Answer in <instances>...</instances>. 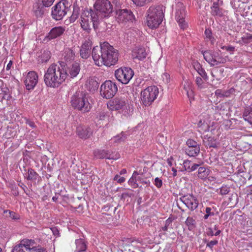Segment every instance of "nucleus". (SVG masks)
Instances as JSON below:
<instances>
[{
    "label": "nucleus",
    "mask_w": 252,
    "mask_h": 252,
    "mask_svg": "<svg viewBox=\"0 0 252 252\" xmlns=\"http://www.w3.org/2000/svg\"><path fill=\"white\" fill-rule=\"evenodd\" d=\"M64 58L67 61L73 59L75 57V53L70 49L66 50Z\"/></svg>",
    "instance_id": "nucleus-36"
},
{
    "label": "nucleus",
    "mask_w": 252,
    "mask_h": 252,
    "mask_svg": "<svg viewBox=\"0 0 252 252\" xmlns=\"http://www.w3.org/2000/svg\"><path fill=\"white\" fill-rule=\"evenodd\" d=\"M204 141H205V140H207L208 142L210 141L211 142V143L208 144L210 147H215V143L214 142L215 141L214 138H212L211 136L208 137V135H204Z\"/></svg>",
    "instance_id": "nucleus-39"
},
{
    "label": "nucleus",
    "mask_w": 252,
    "mask_h": 252,
    "mask_svg": "<svg viewBox=\"0 0 252 252\" xmlns=\"http://www.w3.org/2000/svg\"><path fill=\"white\" fill-rule=\"evenodd\" d=\"M94 156L98 158H108L116 160L120 158V155L117 153H111L109 151L97 149L94 152Z\"/></svg>",
    "instance_id": "nucleus-20"
},
{
    "label": "nucleus",
    "mask_w": 252,
    "mask_h": 252,
    "mask_svg": "<svg viewBox=\"0 0 252 252\" xmlns=\"http://www.w3.org/2000/svg\"><path fill=\"white\" fill-rule=\"evenodd\" d=\"M98 87L97 82L94 80H91L89 81L88 88L90 91H94L96 90Z\"/></svg>",
    "instance_id": "nucleus-37"
},
{
    "label": "nucleus",
    "mask_w": 252,
    "mask_h": 252,
    "mask_svg": "<svg viewBox=\"0 0 252 252\" xmlns=\"http://www.w3.org/2000/svg\"><path fill=\"white\" fill-rule=\"evenodd\" d=\"M65 27L62 26L55 27L52 28L43 39L44 42L58 38L61 36L65 32Z\"/></svg>",
    "instance_id": "nucleus-19"
},
{
    "label": "nucleus",
    "mask_w": 252,
    "mask_h": 252,
    "mask_svg": "<svg viewBox=\"0 0 252 252\" xmlns=\"http://www.w3.org/2000/svg\"><path fill=\"white\" fill-rule=\"evenodd\" d=\"M171 220L169 219H167L165 221V226L162 227V230L163 231H167L169 226L171 224Z\"/></svg>",
    "instance_id": "nucleus-48"
},
{
    "label": "nucleus",
    "mask_w": 252,
    "mask_h": 252,
    "mask_svg": "<svg viewBox=\"0 0 252 252\" xmlns=\"http://www.w3.org/2000/svg\"><path fill=\"white\" fill-rule=\"evenodd\" d=\"M105 117H106L105 113L103 112L99 113L97 116V118L99 119V120H104Z\"/></svg>",
    "instance_id": "nucleus-51"
},
{
    "label": "nucleus",
    "mask_w": 252,
    "mask_h": 252,
    "mask_svg": "<svg viewBox=\"0 0 252 252\" xmlns=\"http://www.w3.org/2000/svg\"><path fill=\"white\" fill-rule=\"evenodd\" d=\"M182 85L190 101L193 99L194 93L192 90V82L189 79H183Z\"/></svg>",
    "instance_id": "nucleus-23"
},
{
    "label": "nucleus",
    "mask_w": 252,
    "mask_h": 252,
    "mask_svg": "<svg viewBox=\"0 0 252 252\" xmlns=\"http://www.w3.org/2000/svg\"><path fill=\"white\" fill-rule=\"evenodd\" d=\"M200 151L199 146H195L191 148H187L186 150V154L190 157H194L196 156Z\"/></svg>",
    "instance_id": "nucleus-29"
},
{
    "label": "nucleus",
    "mask_w": 252,
    "mask_h": 252,
    "mask_svg": "<svg viewBox=\"0 0 252 252\" xmlns=\"http://www.w3.org/2000/svg\"><path fill=\"white\" fill-rule=\"evenodd\" d=\"M126 139V136L124 133L122 132L120 134L117 135L113 138V140L117 143H120L124 142Z\"/></svg>",
    "instance_id": "nucleus-34"
},
{
    "label": "nucleus",
    "mask_w": 252,
    "mask_h": 252,
    "mask_svg": "<svg viewBox=\"0 0 252 252\" xmlns=\"http://www.w3.org/2000/svg\"><path fill=\"white\" fill-rule=\"evenodd\" d=\"M26 124H28L30 126L32 127V128L35 127V125L34 122H33L31 121L27 120Z\"/></svg>",
    "instance_id": "nucleus-54"
},
{
    "label": "nucleus",
    "mask_w": 252,
    "mask_h": 252,
    "mask_svg": "<svg viewBox=\"0 0 252 252\" xmlns=\"http://www.w3.org/2000/svg\"><path fill=\"white\" fill-rule=\"evenodd\" d=\"M220 48L222 50H225L227 52H228L229 54L232 55L236 51L235 47L231 45H226L224 46H221Z\"/></svg>",
    "instance_id": "nucleus-33"
},
{
    "label": "nucleus",
    "mask_w": 252,
    "mask_h": 252,
    "mask_svg": "<svg viewBox=\"0 0 252 252\" xmlns=\"http://www.w3.org/2000/svg\"><path fill=\"white\" fill-rule=\"evenodd\" d=\"M217 125L216 123L210 120L209 115H205L201 116L198 123V130L202 133L210 131L214 134L217 128Z\"/></svg>",
    "instance_id": "nucleus-11"
},
{
    "label": "nucleus",
    "mask_w": 252,
    "mask_h": 252,
    "mask_svg": "<svg viewBox=\"0 0 252 252\" xmlns=\"http://www.w3.org/2000/svg\"><path fill=\"white\" fill-rule=\"evenodd\" d=\"M134 72L129 67H121L115 72L116 79L123 84H127L133 76Z\"/></svg>",
    "instance_id": "nucleus-14"
},
{
    "label": "nucleus",
    "mask_w": 252,
    "mask_h": 252,
    "mask_svg": "<svg viewBox=\"0 0 252 252\" xmlns=\"http://www.w3.org/2000/svg\"><path fill=\"white\" fill-rule=\"evenodd\" d=\"M2 14L0 13V32L1 30V25L2 24Z\"/></svg>",
    "instance_id": "nucleus-59"
},
{
    "label": "nucleus",
    "mask_w": 252,
    "mask_h": 252,
    "mask_svg": "<svg viewBox=\"0 0 252 252\" xmlns=\"http://www.w3.org/2000/svg\"><path fill=\"white\" fill-rule=\"evenodd\" d=\"M172 171H173V176L174 177L176 176L177 175V170H176V169L175 168L173 167L172 168Z\"/></svg>",
    "instance_id": "nucleus-62"
},
{
    "label": "nucleus",
    "mask_w": 252,
    "mask_h": 252,
    "mask_svg": "<svg viewBox=\"0 0 252 252\" xmlns=\"http://www.w3.org/2000/svg\"><path fill=\"white\" fill-rule=\"evenodd\" d=\"M131 55L133 59L140 61L143 60L146 57L147 53L144 47L141 46H136L132 51Z\"/></svg>",
    "instance_id": "nucleus-22"
},
{
    "label": "nucleus",
    "mask_w": 252,
    "mask_h": 252,
    "mask_svg": "<svg viewBox=\"0 0 252 252\" xmlns=\"http://www.w3.org/2000/svg\"><path fill=\"white\" fill-rule=\"evenodd\" d=\"M208 235L211 236L214 235V233L211 229H209V231L208 232Z\"/></svg>",
    "instance_id": "nucleus-63"
},
{
    "label": "nucleus",
    "mask_w": 252,
    "mask_h": 252,
    "mask_svg": "<svg viewBox=\"0 0 252 252\" xmlns=\"http://www.w3.org/2000/svg\"><path fill=\"white\" fill-rule=\"evenodd\" d=\"M146 24L151 29L158 27L164 18L163 7L160 5L150 6L147 13Z\"/></svg>",
    "instance_id": "nucleus-3"
},
{
    "label": "nucleus",
    "mask_w": 252,
    "mask_h": 252,
    "mask_svg": "<svg viewBox=\"0 0 252 252\" xmlns=\"http://www.w3.org/2000/svg\"><path fill=\"white\" fill-rule=\"evenodd\" d=\"M154 185L157 188H160L162 186V181L161 179L157 177L154 180Z\"/></svg>",
    "instance_id": "nucleus-40"
},
{
    "label": "nucleus",
    "mask_w": 252,
    "mask_h": 252,
    "mask_svg": "<svg viewBox=\"0 0 252 252\" xmlns=\"http://www.w3.org/2000/svg\"><path fill=\"white\" fill-rule=\"evenodd\" d=\"M81 26L82 28L89 32L91 30V23L94 28L97 26L99 23V18L97 14L93 10H85L81 15Z\"/></svg>",
    "instance_id": "nucleus-5"
},
{
    "label": "nucleus",
    "mask_w": 252,
    "mask_h": 252,
    "mask_svg": "<svg viewBox=\"0 0 252 252\" xmlns=\"http://www.w3.org/2000/svg\"><path fill=\"white\" fill-rule=\"evenodd\" d=\"M76 251L78 252H83L86 250V246L84 241L80 239L76 241Z\"/></svg>",
    "instance_id": "nucleus-30"
},
{
    "label": "nucleus",
    "mask_w": 252,
    "mask_h": 252,
    "mask_svg": "<svg viewBox=\"0 0 252 252\" xmlns=\"http://www.w3.org/2000/svg\"><path fill=\"white\" fill-rule=\"evenodd\" d=\"M107 107L112 111H121L122 112H127L130 109L128 100L125 97H116L110 100L107 104Z\"/></svg>",
    "instance_id": "nucleus-10"
},
{
    "label": "nucleus",
    "mask_w": 252,
    "mask_h": 252,
    "mask_svg": "<svg viewBox=\"0 0 252 252\" xmlns=\"http://www.w3.org/2000/svg\"><path fill=\"white\" fill-rule=\"evenodd\" d=\"M80 70V64L77 62L74 63L68 67V74H67V76L69 75L72 78H74L79 74Z\"/></svg>",
    "instance_id": "nucleus-24"
},
{
    "label": "nucleus",
    "mask_w": 252,
    "mask_h": 252,
    "mask_svg": "<svg viewBox=\"0 0 252 252\" xmlns=\"http://www.w3.org/2000/svg\"><path fill=\"white\" fill-rule=\"evenodd\" d=\"M162 78L163 81L165 83H168L170 81V77L169 74L167 73H164L162 75Z\"/></svg>",
    "instance_id": "nucleus-42"
},
{
    "label": "nucleus",
    "mask_w": 252,
    "mask_h": 252,
    "mask_svg": "<svg viewBox=\"0 0 252 252\" xmlns=\"http://www.w3.org/2000/svg\"><path fill=\"white\" fill-rule=\"evenodd\" d=\"M199 164H191L189 172L195 170L199 167Z\"/></svg>",
    "instance_id": "nucleus-53"
},
{
    "label": "nucleus",
    "mask_w": 252,
    "mask_h": 252,
    "mask_svg": "<svg viewBox=\"0 0 252 252\" xmlns=\"http://www.w3.org/2000/svg\"><path fill=\"white\" fill-rule=\"evenodd\" d=\"M218 243V241L217 240L211 241L207 243L206 246L212 249L214 245H217Z\"/></svg>",
    "instance_id": "nucleus-47"
},
{
    "label": "nucleus",
    "mask_w": 252,
    "mask_h": 252,
    "mask_svg": "<svg viewBox=\"0 0 252 252\" xmlns=\"http://www.w3.org/2000/svg\"><path fill=\"white\" fill-rule=\"evenodd\" d=\"M204 59L211 65H218L221 63H225L228 60V57H222L220 54V51H206L203 54Z\"/></svg>",
    "instance_id": "nucleus-9"
},
{
    "label": "nucleus",
    "mask_w": 252,
    "mask_h": 252,
    "mask_svg": "<svg viewBox=\"0 0 252 252\" xmlns=\"http://www.w3.org/2000/svg\"><path fill=\"white\" fill-rule=\"evenodd\" d=\"M114 180L117 181L119 183H122L125 181V178L123 177H120L118 175H116L114 178Z\"/></svg>",
    "instance_id": "nucleus-46"
},
{
    "label": "nucleus",
    "mask_w": 252,
    "mask_h": 252,
    "mask_svg": "<svg viewBox=\"0 0 252 252\" xmlns=\"http://www.w3.org/2000/svg\"><path fill=\"white\" fill-rule=\"evenodd\" d=\"M183 165L185 170L189 172L191 165V162L189 160H185L184 161Z\"/></svg>",
    "instance_id": "nucleus-43"
},
{
    "label": "nucleus",
    "mask_w": 252,
    "mask_h": 252,
    "mask_svg": "<svg viewBox=\"0 0 252 252\" xmlns=\"http://www.w3.org/2000/svg\"><path fill=\"white\" fill-rule=\"evenodd\" d=\"M242 40L245 43H248L249 42L250 40L252 39V35H248L247 36H244L242 38Z\"/></svg>",
    "instance_id": "nucleus-50"
},
{
    "label": "nucleus",
    "mask_w": 252,
    "mask_h": 252,
    "mask_svg": "<svg viewBox=\"0 0 252 252\" xmlns=\"http://www.w3.org/2000/svg\"><path fill=\"white\" fill-rule=\"evenodd\" d=\"M13 252H47L41 246H37L33 240L25 239L16 246Z\"/></svg>",
    "instance_id": "nucleus-6"
},
{
    "label": "nucleus",
    "mask_w": 252,
    "mask_h": 252,
    "mask_svg": "<svg viewBox=\"0 0 252 252\" xmlns=\"http://www.w3.org/2000/svg\"><path fill=\"white\" fill-rule=\"evenodd\" d=\"M138 175V173L136 171H134L131 178H130L128 181L129 183H131L134 181V179L136 178V176Z\"/></svg>",
    "instance_id": "nucleus-55"
},
{
    "label": "nucleus",
    "mask_w": 252,
    "mask_h": 252,
    "mask_svg": "<svg viewBox=\"0 0 252 252\" xmlns=\"http://www.w3.org/2000/svg\"><path fill=\"white\" fill-rule=\"evenodd\" d=\"M210 172L209 169L204 167H200L197 172V176L201 179H205L209 175Z\"/></svg>",
    "instance_id": "nucleus-27"
},
{
    "label": "nucleus",
    "mask_w": 252,
    "mask_h": 252,
    "mask_svg": "<svg viewBox=\"0 0 252 252\" xmlns=\"http://www.w3.org/2000/svg\"><path fill=\"white\" fill-rule=\"evenodd\" d=\"M192 65L194 69L200 75L203 79L207 81L208 79V77L205 70L202 67L201 64L197 61H194L192 63Z\"/></svg>",
    "instance_id": "nucleus-25"
},
{
    "label": "nucleus",
    "mask_w": 252,
    "mask_h": 252,
    "mask_svg": "<svg viewBox=\"0 0 252 252\" xmlns=\"http://www.w3.org/2000/svg\"><path fill=\"white\" fill-rule=\"evenodd\" d=\"M223 71L221 69H215L211 71V75L213 78V81L216 79L218 81L221 79V74L222 73Z\"/></svg>",
    "instance_id": "nucleus-31"
},
{
    "label": "nucleus",
    "mask_w": 252,
    "mask_h": 252,
    "mask_svg": "<svg viewBox=\"0 0 252 252\" xmlns=\"http://www.w3.org/2000/svg\"><path fill=\"white\" fill-rule=\"evenodd\" d=\"M133 2L137 6H142L152 0H132Z\"/></svg>",
    "instance_id": "nucleus-38"
},
{
    "label": "nucleus",
    "mask_w": 252,
    "mask_h": 252,
    "mask_svg": "<svg viewBox=\"0 0 252 252\" xmlns=\"http://www.w3.org/2000/svg\"><path fill=\"white\" fill-rule=\"evenodd\" d=\"M26 177L28 180H34L36 179L37 174L32 169H29L27 173L26 174Z\"/></svg>",
    "instance_id": "nucleus-32"
},
{
    "label": "nucleus",
    "mask_w": 252,
    "mask_h": 252,
    "mask_svg": "<svg viewBox=\"0 0 252 252\" xmlns=\"http://www.w3.org/2000/svg\"><path fill=\"white\" fill-rule=\"evenodd\" d=\"M211 13L214 16L220 17L222 15V9L218 6V3L214 2L211 7Z\"/></svg>",
    "instance_id": "nucleus-28"
},
{
    "label": "nucleus",
    "mask_w": 252,
    "mask_h": 252,
    "mask_svg": "<svg viewBox=\"0 0 252 252\" xmlns=\"http://www.w3.org/2000/svg\"><path fill=\"white\" fill-rule=\"evenodd\" d=\"M92 45V41L89 39L82 44L80 50V55L82 58L86 59L90 56Z\"/></svg>",
    "instance_id": "nucleus-21"
},
{
    "label": "nucleus",
    "mask_w": 252,
    "mask_h": 252,
    "mask_svg": "<svg viewBox=\"0 0 252 252\" xmlns=\"http://www.w3.org/2000/svg\"><path fill=\"white\" fill-rule=\"evenodd\" d=\"M67 77L66 69L61 64H52L46 71L44 81L47 87L58 88Z\"/></svg>",
    "instance_id": "nucleus-2"
},
{
    "label": "nucleus",
    "mask_w": 252,
    "mask_h": 252,
    "mask_svg": "<svg viewBox=\"0 0 252 252\" xmlns=\"http://www.w3.org/2000/svg\"><path fill=\"white\" fill-rule=\"evenodd\" d=\"M94 11L98 16L99 20L107 17L112 13L113 6L108 0H97L94 4Z\"/></svg>",
    "instance_id": "nucleus-8"
},
{
    "label": "nucleus",
    "mask_w": 252,
    "mask_h": 252,
    "mask_svg": "<svg viewBox=\"0 0 252 252\" xmlns=\"http://www.w3.org/2000/svg\"><path fill=\"white\" fill-rule=\"evenodd\" d=\"M182 202L191 211L196 209L198 205V201L193 195L188 194L180 198Z\"/></svg>",
    "instance_id": "nucleus-18"
},
{
    "label": "nucleus",
    "mask_w": 252,
    "mask_h": 252,
    "mask_svg": "<svg viewBox=\"0 0 252 252\" xmlns=\"http://www.w3.org/2000/svg\"><path fill=\"white\" fill-rule=\"evenodd\" d=\"M70 103L73 108L83 112H88L91 108L88 94L82 91L76 92L72 96Z\"/></svg>",
    "instance_id": "nucleus-4"
},
{
    "label": "nucleus",
    "mask_w": 252,
    "mask_h": 252,
    "mask_svg": "<svg viewBox=\"0 0 252 252\" xmlns=\"http://www.w3.org/2000/svg\"><path fill=\"white\" fill-rule=\"evenodd\" d=\"M208 39L210 41L212 44H214L215 39L213 36H212L211 38H209Z\"/></svg>",
    "instance_id": "nucleus-60"
},
{
    "label": "nucleus",
    "mask_w": 252,
    "mask_h": 252,
    "mask_svg": "<svg viewBox=\"0 0 252 252\" xmlns=\"http://www.w3.org/2000/svg\"><path fill=\"white\" fill-rule=\"evenodd\" d=\"M172 160L173 158L172 157H170V158H168L167 160L168 165L170 166V167H171L173 165Z\"/></svg>",
    "instance_id": "nucleus-58"
},
{
    "label": "nucleus",
    "mask_w": 252,
    "mask_h": 252,
    "mask_svg": "<svg viewBox=\"0 0 252 252\" xmlns=\"http://www.w3.org/2000/svg\"><path fill=\"white\" fill-rule=\"evenodd\" d=\"M205 35L206 36V39H208L209 38H211L212 36V32L209 30H206L205 31Z\"/></svg>",
    "instance_id": "nucleus-49"
},
{
    "label": "nucleus",
    "mask_w": 252,
    "mask_h": 252,
    "mask_svg": "<svg viewBox=\"0 0 252 252\" xmlns=\"http://www.w3.org/2000/svg\"><path fill=\"white\" fill-rule=\"evenodd\" d=\"M126 169H122L121 172H120V174L122 175V174H126Z\"/></svg>",
    "instance_id": "nucleus-64"
},
{
    "label": "nucleus",
    "mask_w": 252,
    "mask_h": 252,
    "mask_svg": "<svg viewBox=\"0 0 252 252\" xmlns=\"http://www.w3.org/2000/svg\"><path fill=\"white\" fill-rule=\"evenodd\" d=\"M8 213H9V217L11 219L16 220V219H17L18 218V217H17V215L15 213H14L13 212H11V211H9Z\"/></svg>",
    "instance_id": "nucleus-52"
},
{
    "label": "nucleus",
    "mask_w": 252,
    "mask_h": 252,
    "mask_svg": "<svg viewBox=\"0 0 252 252\" xmlns=\"http://www.w3.org/2000/svg\"><path fill=\"white\" fill-rule=\"evenodd\" d=\"M68 10V3L66 0H62L52 8V18L58 21L60 20L66 14Z\"/></svg>",
    "instance_id": "nucleus-12"
},
{
    "label": "nucleus",
    "mask_w": 252,
    "mask_h": 252,
    "mask_svg": "<svg viewBox=\"0 0 252 252\" xmlns=\"http://www.w3.org/2000/svg\"><path fill=\"white\" fill-rule=\"evenodd\" d=\"M186 15L185 8L182 4H179L177 9L175 18L181 29L184 30L188 27L187 23L185 18Z\"/></svg>",
    "instance_id": "nucleus-16"
},
{
    "label": "nucleus",
    "mask_w": 252,
    "mask_h": 252,
    "mask_svg": "<svg viewBox=\"0 0 252 252\" xmlns=\"http://www.w3.org/2000/svg\"><path fill=\"white\" fill-rule=\"evenodd\" d=\"M116 18L120 23L125 24L127 22H132L134 17L130 10L126 9L116 10Z\"/></svg>",
    "instance_id": "nucleus-15"
},
{
    "label": "nucleus",
    "mask_w": 252,
    "mask_h": 252,
    "mask_svg": "<svg viewBox=\"0 0 252 252\" xmlns=\"http://www.w3.org/2000/svg\"><path fill=\"white\" fill-rule=\"evenodd\" d=\"M12 62L11 61H10L6 65V70L7 71H9L11 69V68L12 67Z\"/></svg>",
    "instance_id": "nucleus-57"
},
{
    "label": "nucleus",
    "mask_w": 252,
    "mask_h": 252,
    "mask_svg": "<svg viewBox=\"0 0 252 252\" xmlns=\"http://www.w3.org/2000/svg\"><path fill=\"white\" fill-rule=\"evenodd\" d=\"M187 144L188 145V148L198 146L197 143L192 139L188 140V141H187Z\"/></svg>",
    "instance_id": "nucleus-41"
},
{
    "label": "nucleus",
    "mask_w": 252,
    "mask_h": 252,
    "mask_svg": "<svg viewBox=\"0 0 252 252\" xmlns=\"http://www.w3.org/2000/svg\"><path fill=\"white\" fill-rule=\"evenodd\" d=\"M159 94L158 88L156 86H150L141 92L140 99L143 105L145 106L151 105L157 99Z\"/></svg>",
    "instance_id": "nucleus-7"
},
{
    "label": "nucleus",
    "mask_w": 252,
    "mask_h": 252,
    "mask_svg": "<svg viewBox=\"0 0 252 252\" xmlns=\"http://www.w3.org/2000/svg\"><path fill=\"white\" fill-rule=\"evenodd\" d=\"M118 88L115 83L111 80H107L100 87V94L102 96L107 99L113 97L116 94Z\"/></svg>",
    "instance_id": "nucleus-13"
},
{
    "label": "nucleus",
    "mask_w": 252,
    "mask_h": 252,
    "mask_svg": "<svg viewBox=\"0 0 252 252\" xmlns=\"http://www.w3.org/2000/svg\"><path fill=\"white\" fill-rule=\"evenodd\" d=\"M206 213L210 216L214 215V213L211 212V208L210 207H207L205 209Z\"/></svg>",
    "instance_id": "nucleus-56"
},
{
    "label": "nucleus",
    "mask_w": 252,
    "mask_h": 252,
    "mask_svg": "<svg viewBox=\"0 0 252 252\" xmlns=\"http://www.w3.org/2000/svg\"><path fill=\"white\" fill-rule=\"evenodd\" d=\"M207 177L208 179L210 181H214L216 179V178L212 176H208Z\"/></svg>",
    "instance_id": "nucleus-61"
},
{
    "label": "nucleus",
    "mask_w": 252,
    "mask_h": 252,
    "mask_svg": "<svg viewBox=\"0 0 252 252\" xmlns=\"http://www.w3.org/2000/svg\"><path fill=\"white\" fill-rule=\"evenodd\" d=\"M92 54L95 64L98 66L114 65L119 59L118 51L106 42L101 43L100 47H94Z\"/></svg>",
    "instance_id": "nucleus-1"
},
{
    "label": "nucleus",
    "mask_w": 252,
    "mask_h": 252,
    "mask_svg": "<svg viewBox=\"0 0 252 252\" xmlns=\"http://www.w3.org/2000/svg\"><path fill=\"white\" fill-rule=\"evenodd\" d=\"M55 0H42V3L45 7H49L52 5Z\"/></svg>",
    "instance_id": "nucleus-44"
},
{
    "label": "nucleus",
    "mask_w": 252,
    "mask_h": 252,
    "mask_svg": "<svg viewBox=\"0 0 252 252\" xmlns=\"http://www.w3.org/2000/svg\"><path fill=\"white\" fill-rule=\"evenodd\" d=\"M77 134L81 138H87L92 134V130L89 128L78 127L77 129Z\"/></svg>",
    "instance_id": "nucleus-26"
},
{
    "label": "nucleus",
    "mask_w": 252,
    "mask_h": 252,
    "mask_svg": "<svg viewBox=\"0 0 252 252\" xmlns=\"http://www.w3.org/2000/svg\"><path fill=\"white\" fill-rule=\"evenodd\" d=\"M38 75L35 71L28 72L24 79V83L27 89L30 90L33 89L38 82Z\"/></svg>",
    "instance_id": "nucleus-17"
},
{
    "label": "nucleus",
    "mask_w": 252,
    "mask_h": 252,
    "mask_svg": "<svg viewBox=\"0 0 252 252\" xmlns=\"http://www.w3.org/2000/svg\"><path fill=\"white\" fill-rule=\"evenodd\" d=\"M229 192V189L227 187H222L220 189V193L222 195L227 194Z\"/></svg>",
    "instance_id": "nucleus-45"
},
{
    "label": "nucleus",
    "mask_w": 252,
    "mask_h": 252,
    "mask_svg": "<svg viewBox=\"0 0 252 252\" xmlns=\"http://www.w3.org/2000/svg\"><path fill=\"white\" fill-rule=\"evenodd\" d=\"M195 82L199 89H204L206 87V84L203 82L202 78L200 77H196L195 79Z\"/></svg>",
    "instance_id": "nucleus-35"
}]
</instances>
